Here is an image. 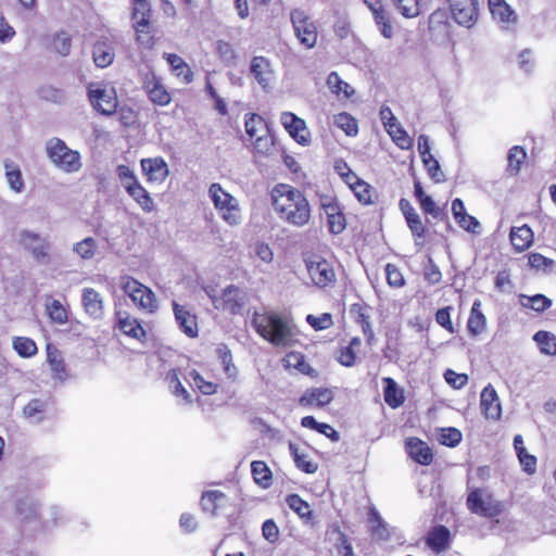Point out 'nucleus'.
<instances>
[{
    "instance_id": "19",
    "label": "nucleus",
    "mask_w": 556,
    "mask_h": 556,
    "mask_svg": "<svg viewBox=\"0 0 556 556\" xmlns=\"http://www.w3.org/2000/svg\"><path fill=\"white\" fill-rule=\"evenodd\" d=\"M173 311L179 329L189 338L198 337L199 328L195 315L175 301L173 302Z\"/></svg>"
},
{
    "instance_id": "31",
    "label": "nucleus",
    "mask_w": 556,
    "mask_h": 556,
    "mask_svg": "<svg viewBox=\"0 0 556 556\" xmlns=\"http://www.w3.org/2000/svg\"><path fill=\"white\" fill-rule=\"evenodd\" d=\"M3 166L10 189L16 193H21L24 190V180L18 165L13 161L5 160Z\"/></svg>"
},
{
    "instance_id": "5",
    "label": "nucleus",
    "mask_w": 556,
    "mask_h": 556,
    "mask_svg": "<svg viewBox=\"0 0 556 556\" xmlns=\"http://www.w3.org/2000/svg\"><path fill=\"white\" fill-rule=\"evenodd\" d=\"M91 106L102 115L115 113L118 104L117 94L111 85L102 81L90 83L87 87Z\"/></svg>"
},
{
    "instance_id": "42",
    "label": "nucleus",
    "mask_w": 556,
    "mask_h": 556,
    "mask_svg": "<svg viewBox=\"0 0 556 556\" xmlns=\"http://www.w3.org/2000/svg\"><path fill=\"white\" fill-rule=\"evenodd\" d=\"M12 346L24 358L33 357L38 352L35 341L27 337H14L12 339Z\"/></svg>"
},
{
    "instance_id": "26",
    "label": "nucleus",
    "mask_w": 556,
    "mask_h": 556,
    "mask_svg": "<svg viewBox=\"0 0 556 556\" xmlns=\"http://www.w3.org/2000/svg\"><path fill=\"white\" fill-rule=\"evenodd\" d=\"M125 190L143 212L151 213L154 210L155 205L153 199L139 181L126 186Z\"/></svg>"
},
{
    "instance_id": "53",
    "label": "nucleus",
    "mask_w": 556,
    "mask_h": 556,
    "mask_svg": "<svg viewBox=\"0 0 556 556\" xmlns=\"http://www.w3.org/2000/svg\"><path fill=\"white\" fill-rule=\"evenodd\" d=\"M46 402L35 399L30 401L23 409L24 416L34 422L42 420L41 414L45 412Z\"/></svg>"
},
{
    "instance_id": "43",
    "label": "nucleus",
    "mask_w": 556,
    "mask_h": 556,
    "mask_svg": "<svg viewBox=\"0 0 556 556\" xmlns=\"http://www.w3.org/2000/svg\"><path fill=\"white\" fill-rule=\"evenodd\" d=\"M286 502L290 509H292L300 518L309 519L312 517V509L309 504L298 494H290L287 496Z\"/></svg>"
},
{
    "instance_id": "36",
    "label": "nucleus",
    "mask_w": 556,
    "mask_h": 556,
    "mask_svg": "<svg viewBox=\"0 0 556 556\" xmlns=\"http://www.w3.org/2000/svg\"><path fill=\"white\" fill-rule=\"evenodd\" d=\"M216 353L220 364L223 365L226 377L232 381L236 380L238 376V369L232 363V355L228 346L226 344H219L216 349Z\"/></svg>"
},
{
    "instance_id": "4",
    "label": "nucleus",
    "mask_w": 556,
    "mask_h": 556,
    "mask_svg": "<svg viewBox=\"0 0 556 556\" xmlns=\"http://www.w3.org/2000/svg\"><path fill=\"white\" fill-rule=\"evenodd\" d=\"M49 160L65 173H76L81 167L80 154L70 149L64 141L52 138L46 146Z\"/></svg>"
},
{
    "instance_id": "30",
    "label": "nucleus",
    "mask_w": 556,
    "mask_h": 556,
    "mask_svg": "<svg viewBox=\"0 0 556 556\" xmlns=\"http://www.w3.org/2000/svg\"><path fill=\"white\" fill-rule=\"evenodd\" d=\"M384 384L383 397L386 403L392 407L397 408L404 403L403 391L399 388L397 383L390 377L382 379Z\"/></svg>"
},
{
    "instance_id": "7",
    "label": "nucleus",
    "mask_w": 556,
    "mask_h": 556,
    "mask_svg": "<svg viewBox=\"0 0 556 556\" xmlns=\"http://www.w3.org/2000/svg\"><path fill=\"white\" fill-rule=\"evenodd\" d=\"M121 288L140 309L147 313H154L157 309L159 303L154 292L132 277H122Z\"/></svg>"
},
{
    "instance_id": "14",
    "label": "nucleus",
    "mask_w": 556,
    "mask_h": 556,
    "mask_svg": "<svg viewBox=\"0 0 556 556\" xmlns=\"http://www.w3.org/2000/svg\"><path fill=\"white\" fill-rule=\"evenodd\" d=\"M478 0H454L450 9L459 26L471 28L478 21Z\"/></svg>"
},
{
    "instance_id": "41",
    "label": "nucleus",
    "mask_w": 556,
    "mask_h": 556,
    "mask_svg": "<svg viewBox=\"0 0 556 556\" xmlns=\"http://www.w3.org/2000/svg\"><path fill=\"white\" fill-rule=\"evenodd\" d=\"M251 471L255 483L266 489L271 483V471L268 466L261 460H254L251 464Z\"/></svg>"
},
{
    "instance_id": "6",
    "label": "nucleus",
    "mask_w": 556,
    "mask_h": 556,
    "mask_svg": "<svg viewBox=\"0 0 556 556\" xmlns=\"http://www.w3.org/2000/svg\"><path fill=\"white\" fill-rule=\"evenodd\" d=\"M290 21L300 45L307 50L314 49L318 41V30L311 16L301 9H293L290 12Z\"/></svg>"
},
{
    "instance_id": "33",
    "label": "nucleus",
    "mask_w": 556,
    "mask_h": 556,
    "mask_svg": "<svg viewBox=\"0 0 556 556\" xmlns=\"http://www.w3.org/2000/svg\"><path fill=\"white\" fill-rule=\"evenodd\" d=\"M114 60V50L105 41H98L93 47V62L98 67H106Z\"/></svg>"
},
{
    "instance_id": "51",
    "label": "nucleus",
    "mask_w": 556,
    "mask_h": 556,
    "mask_svg": "<svg viewBox=\"0 0 556 556\" xmlns=\"http://www.w3.org/2000/svg\"><path fill=\"white\" fill-rule=\"evenodd\" d=\"M188 377L193 381V384L201 393L212 395L217 392V384L212 381H206L197 370H190Z\"/></svg>"
},
{
    "instance_id": "54",
    "label": "nucleus",
    "mask_w": 556,
    "mask_h": 556,
    "mask_svg": "<svg viewBox=\"0 0 556 556\" xmlns=\"http://www.w3.org/2000/svg\"><path fill=\"white\" fill-rule=\"evenodd\" d=\"M419 204L421 210L434 219L443 220L446 217L444 208L439 207L430 195L421 199Z\"/></svg>"
},
{
    "instance_id": "1",
    "label": "nucleus",
    "mask_w": 556,
    "mask_h": 556,
    "mask_svg": "<svg viewBox=\"0 0 556 556\" xmlns=\"http://www.w3.org/2000/svg\"><path fill=\"white\" fill-rule=\"evenodd\" d=\"M271 203L280 219L303 227L311 219V205L304 193L293 186L278 184L271 190Z\"/></svg>"
},
{
    "instance_id": "28",
    "label": "nucleus",
    "mask_w": 556,
    "mask_h": 556,
    "mask_svg": "<svg viewBox=\"0 0 556 556\" xmlns=\"http://www.w3.org/2000/svg\"><path fill=\"white\" fill-rule=\"evenodd\" d=\"M164 59L169 64L173 73L181 79L182 83L189 84L193 79V73L190 66L175 53H164Z\"/></svg>"
},
{
    "instance_id": "56",
    "label": "nucleus",
    "mask_w": 556,
    "mask_h": 556,
    "mask_svg": "<svg viewBox=\"0 0 556 556\" xmlns=\"http://www.w3.org/2000/svg\"><path fill=\"white\" fill-rule=\"evenodd\" d=\"M407 226L409 230L412 231V235L415 238V244L418 247L422 245V242L420 239L425 237L426 228L421 222V218L418 214L412 215V217L406 219Z\"/></svg>"
},
{
    "instance_id": "63",
    "label": "nucleus",
    "mask_w": 556,
    "mask_h": 556,
    "mask_svg": "<svg viewBox=\"0 0 556 556\" xmlns=\"http://www.w3.org/2000/svg\"><path fill=\"white\" fill-rule=\"evenodd\" d=\"M37 503L31 498L22 500L17 505V511L25 520L35 518L37 516Z\"/></svg>"
},
{
    "instance_id": "32",
    "label": "nucleus",
    "mask_w": 556,
    "mask_h": 556,
    "mask_svg": "<svg viewBox=\"0 0 556 556\" xmlns=\"http://www.w3.org/2000/svg\"><path fill=\"white\" fill-rule=\"evenodd\" d=\"M480 306L481 302L476 300L470 309L467 327L472 336L480 334L485 329L486 319L481 312Z\"/></svg>"
},
{
    "instance_id": "40",
    "label": "nucleus",
    "mask_w": 556,
    "mask_h": 556,
    "mask_svg": "<svg viewBox=\"0 0 556 556\" xmlns=\"http://www.w3.org/2000/svg\"><path fill=\"white\" fill-rule=\"evenodd\" d=\"M393 142L402 150H408L413 146V140L406 130L396 122L386 128Z\"/></svg>"
},
{
    "instance_id": "11",
    "label": "nucleus",
    "mask_w": 556,
    "mask_h": 556,
    "mask_svg": "<svg viewBox=\"0 0 556 556\" xmlns=\"http://www.w3.org/2000/svg\"><path fill=\"white\" fill-rule=\"evenodd\" d=\"M306 270L314 286L325 288L336 282V273L330 262L319 256L305 260Z\"/></svg>"
},
{
    "instance_id": "18",
    "label": "nucleus",
    "mask_w": 556,
    "mask_h": 556,
    "mask_svg": "<svg viewBox=\"0 0 556 556\" xmlns=\"http://www.w3.org/2000/svg\"><path fill=\"white\" fill-rule=\"evenodd\" d=\"M480 405L483 415L488 419L498 420L502 416L501 401L492 384L483 388L480 394Z\"/></svg>"
},
{
    "instance_id": "57",
    "label": "nucleus",
    "mask_w": 556,
    "mask_h": 556,
    "mask_svg": "<svg viewBox=\"0 0 556 556\" xmlns=\"http://www.w3.org/2000/svg\"><path fill=\"white\" fill-rule=\"evenodd\" d=\"M47 311L50 319L59 325L67 321V313L60 301L53 300L47 305Z\"/></svg>"
},
{
    "instance_id": "52",
    "label": "nucleus",
    "mask_w": 556,
    "mask_h": 556,
    "mask_svg": "<svg viewBox=\"0 0 556 556\" xmlns=\"http://www.w3.org/2000/svg\"><path fill=\"white\" fill-rule=\"evenodd\" d=\"M526 151L519 146L513 147L508 152V170L516 175L519 173L520 165L526 159Z\"/></svg>"
},
{
    "instance_id": "49",
    "label": "nucleus",
    "mask_w": 556,
    "mask_h": 556,
    "mask_svg": "<svg viewBox=\"0 0 556 556\" xmlns=\"http://www.w3.org/2000/svg\"><path fill=\"white\" fill-rule=\"evenodd\" d=\"M97 242L93 238L87 237L73 245V251L83 260H90L94 256Z\"/></svg>"
},
{
    "instance_id": "47",
    "label": "nucleus",
    "mask_w": 556,
    "mask_h": 556,
    "mask_svg": "<svg viewBox=\"0 0 556 556\" xmlns=\"http://www.w3.org/2000/svg\"><path fill=\"white\" fill-rule=\"evenodd\" d=\"M245 132L251 137L255 138L256 136L268 131L266 129L265 121L258 114L252 113L245 116Z\"/></svg>"
},
{
    "instance_id": "46",
    "label": "nucleus",
    "mask_w": 556,
    "mask_h": 556,
    "mask_svg": "<svg viewBox=\"0 0 556 556\" xmlns=\"http://www.w3.org/2000/svg\"><path fill=\"white\" fill-rule=\"evenodd\" d=\"M216 51L219 55L220 61L226 66H233L237 63L238 54L231 43L218 40L216 42Z\"/></svg>"
},
{
    "instance_id": "38",
    "label": "nucleus",
    "mask_w": 556,
    "mask_h": 556,
    "mask_svg": "<svg viewBox=\"0 0 556 556\" xmlns=\"http://www.w3.org/2000/svg\"><path fill=\"white\" fill-rule=\"evenodd\" d=\"M226 495L218 490L206 491L202 494L201 506L204 511L215 514L222 506Z\"/></svg>"
},
{
    "instance_id": "8",
    "label": "nucleus",
    "mask_w": 556,
    "mask_h": 556,
    "mask_svg": "<svg viewBox=\"0 0 556 556\" xmlns=\"http://www.w3.org/2000/svg\"><path fill=\"white\" fill-rule=\"evenodd\" d=\"M467 506L472 514L486 518L496 517L503 510L502 503L485 489L470 492L467 496Z\"/></svg>"
},
{
    "instance_id": "20",
    "label": "nucleus",
    "mask_w": 556,
    "mask_h": 556,
    "mask_svg": "<svg viewBox=\"0 0 556 556\" xmlns=\"http://www.w3.org/2000/svg\"><path fill=\"white\" fill-rule=\"evenodd\" d=\"M144 90L149 94V99L157 105L164 106L170 103L172 97L160 79L154 75H147L143 83Z\"/></svg>"
},
{
    "instance_id": "12",
    "label": "nucleus",
    "mask_w": 556,
    "mask_h": 556,
    "mask_svg": "<svg viewBox=\"0 0 556 556\" xmlns=\"http://www.w3.org/2000/svg\"><path fill=\"white\" fill-rule=\"evenodd\" d=\"M249 72L265 92H269L273 89L276 72L267 58L262 55L253 56L250 61Z\"/></svg>"
},
{
    "instance_id": "13",
    "label": "nucleus",
    "mask_w": 556,
    "mask_h": 556,
    "mask_svg": "<svg viewBox=\"0 0 556 556\" xmlns=\"http://www.w3.org/2000/svg\"><path fill=\"white\" fill-rule=\"evenodd\" d=\"M488 5L493 21L502 30L514 31L517 28L518 15L506 0H488Z\"/></svg>"
},
{
    "instance_id": "44",
    "label": "nucleus",
    "mask_w": 556,
    "mask_h": 556,
    "mask_svg": "<svg viewBox=\"0 0 556 556\" xmlns=\"http://www.w3.org/2000/svg\"><path fill=\"white\" fill-rule=\"evenodd\" d=\"M334 125L342 129L348 136H356L358 132L357 121L349 113L342 112L333 116Z\"/></svg>"
},
{
    "instance_id": "62",
    "label": "nucleus",
    "mask_w": 556,
    "mask_h": 556,
    "mask_svg": "<svg viewBox=\"0 0 556 556\" xmlns=\"http://www.w3.org/2000/svg\"><path fill=\"white\" fill-rule=\"evenodd\" d=\"M53 49L61 55H68L71 52V37L67 33H59L52 42Z\"/></svg>"
},
{
    "instance_id": "10",
    "label": "nucleus",
    "mask_w": 556,
    "mask_h": 556,
    "mask_svg": "<svg viewBox=\"0 0 556 556\" xmlns=\"http://www.w3.org/2000/svg\"><path fill=\"white\" fill-rule=\"evenodd\" d=\"M150 16L151 5L147 0H132V21L137 40L146 47L153 43Z\"/></svg>"
},
{
    "instance_id": "60",
    "label": "nucleus",
    "mask_w": 556,
    "mask_h": 556,
    "mask_svg": "<svg viewBox=\"0 0 556 556\" xmlns=\"http://www.w3.org/2000/svg\"><path fill=\"white\" fill-rule=\"evenodd\" d=\"M307 324L315 330H325L332 326V316L329 313H323L319 316L308 314L306 316Z\"/></svg>"
},
{
    "instance_id": "35",
    "label": "nucleus",
    "mask_w": 556,
    "mask_h": 556,
    "mask_svg": "<svg viewBox=\"0 0 556 556\" xmlns=\"http://www.w3.org/2000/svg\"><path fill=\"white\" fill-rule=\"evenodd\" d=\"M519 303L525 308H531L536 313H543L552 306V300L543 294H535L532 296L520 294Z\"/></svg>"
},
{
    "instance_id": "59",
    "label": "nucleus",
    "mask_w": 556,
    "mask_h": 556,
    "mask_svg": "<svg viewBox=\"0 0 556 556\" xmlns=\"http://www.w3.org/2000/svg\"><path fill=\"white\" fill-rule=\"evenodd\" d=\"M273 146V137L268 134V131H265L264 134H261L255 137L253 148L256 153L261 155H267L270 153Z\"/></svg>"
},
{
    "instance_id": "58",
    "label": "nucleus",
    "mask_w": 556,
    "mask_h": 556,
    "mask_svg": "<svg viewBox=\"0 0 556 556\" xmlns=\"http://www.w3.org/2000/svg\"><path fill=\"white\" fill-rule=\"evenodd\" d=\"M425 167L427 168L428 175L435 182H442L445 180V175L442 172L439 162L434 159V156H428V159L422 160Z\"/></svg>"
},
{
    "instance_id": "37",
    "label": "nucleus",
    "mask_w": 556,
    "mask_h": 556,
    "mask_svg": "<svg viewBox=\"0 0 556 556\" xmlns=\"http://www.w3.org/2000/svg\"><path fill=\"white\" fill-rule=\"evenodd\" d=\"M450 531L443 527L434 528L427 538V544L435 552H442L447 547Z\"/></svg>"
},
{
    "instance_id": "61",
    "label": "nucleus",
    "mask_w": 556,
    "mask_h": 556,
    "mask_svg": "<svg viewBox=\"0 0 556 556\" xmlns=\"http://www.w3.org/2000/svg\"><path fill=\"white\" fill-rule=\"evenodd\" d=\"M386 276L388 285L392 288H401L405 285L403 274L394 264H387Z\"/></svg>"
},
{
    "instance_id": "23",
    "label": "nucleus",
    "mask_w": 556,
    "mask_h": 556,
    "mask_svg": "<svg viewBox=\"0 0 556 556\" xmlns=\"http://www.w3.org/2000/svg\"><path fill=\"white\" fill-rule=\"evenodd\" d=\"M406 450L408 455L418 464L429 465L433 455L428 444L417 438H409L406 441Z\"/></svg>"
},
{
    "instance_id": "25",
    "label": "nucleus",
    "mask_w": 556,
    "mask_h": 556,
    "mask_svg": "<svg viewBox=\"0 0 556 556\" xmlns=\"http://www.w3.org/2000/svg\"><path fill=\"white\" fill-rule=\"evenodd\" d=\"M326 85L338 100L350 99L355 93L354 88L343 80L337 72H331L328 75Z\"/></svg>"
},
{
    "instance_id": "15",
    "label": "nucleus",
    "mask_w": 556,
    "mask_h": 556,
    "mask_svg": "<svg viewBox=\"0 0 556 556\" xmlns=\"http://www.w3.org/2000/svg\"><path fill=\"white\" fill-rule=\"evenodd\" d=\"M280 122L288 134L301 146L311 143V134L307 130L306 122L291 112H282Z\"/></svg>"
},
{
    "instance_id": "17",
    "label": "nucleus",
    "mask_w": 556,
    "mask_h": 556,
    "mask_svg": "<svg viewBox=\"0 0 556 556\" xmlns=\"http://www.w3.org/2000/svg\"><path fill=\"white\" fill-rule=\"evenodd\" d=\"M140 165L150 182L162 184L169 175L168 165L161 156L142 159Z\"/></svg>"
},
{
    "instance_id": "22",
    "label": "nucleus",
    "mask_w": 556,
    "mask_h": 556,
    "mask_svg": "<svg viewBox=\"0 0 556 556\" xmlns=\"http://www.w3.org/2000/svg\"><path fill=\"white\" fill-rule=\"evenodd\" d=\"M47 363L50 367L52 378L60 382L67 379V370L61 352L52 344H47Z\"/></svg>"
},
{
    "instance_id": "9",
    "label": "nucleus",
    "mask_w": 556,
    "mask_h": 556,
    "mask_svg": "<svg viewBox=\"0 0 556 556\" xmlns=\"http://www.w3.org/2000/svg\"><path fill=\"white\" fill-rule=\"evenodd\" d=\"M18 242L31 254L36 262L40 264L50 262L51 243L48 237H43L34 230L23 229L18 233Z\"/></svg>"
},
{
    "instance_id": "29",
    "label": "nucleus",
    "mask_w": 556,
    "mask_h": 556,
    "mask_svg": "<svg viewBox=\"0 0 556 556\" xmlns=\"http://www.w3.org/2000/svg\"><path fill=\"white\" fill-rule=\"evenodd\" d=\"M118 328L124 334L139 341L146 337V330L138 319L127 314H118Z\"/></svg>"
},
{
    "instance_id": "39",
    "label": "nucleus",
    "mask_w": 556,
    "mask_h": 556,
    "mask_svg": "<svg viewBox=\"0 0 556 556\" xmlns=\"http://www.w3.org/2000/svg\"><path fill=\"white\" fill-rule=\"evenodd\" d=\"M533 340L539 345L541 353L556 355V337L553 333L540 330L534 333Z\"/></svg>"
},
{
    "instance_id": "55",
    "label": "nucleus",
    "mask_w": 556,
    "mask_h": 556,
    "mask_svg": "<svg viewBox=\"0 0 556 556\" xmlns=\"http://www.w3.org/2000/svg\"><path fill=\"white\" fill-rule=\"evenodd\" d=\"M368 521L371 525L372 533L379 539H387L389 532L387 526L376 509H370Z\"/></svg>"
},
{
    "instance_id": "64",
    "label": "nucleus",
    "mask_w": 556,
    "mask_h": 556,
    "mask_svg": "<svg viewBox=\"0 0 556 556\" xmlns=\"http://www.w3.org/2000/svg\"><path fill=\"white\" fill-rule=\"evenodd\" d=\"M462 440V433L455 428L442 429L439 441L447 446H456Z\"/></svg>"
},
{
    "instance_id": "2",
    "label": "nucleus",
    "mask_w": 556,
    "mask_h": 556,
    "mask_svg": "<svg viewBox=\"0 0 556 556\" xmlns=\"http://www.w3.org/2000/svg\"><path fill=\"white\" fill-rule=\"evenodd\" d=\"M252 324L256 332L278 348H289L296 342V331L291 321L275 312L254 314Z\"/></svg>"
},
{
    "instance_id": "27",
    "label": "nucleus",
    "mask_w": 556,
    "mask_h": 556,
    "mask_svg": "<svg viewBox=\"0 0 556 556\" xmlns=\"http://www.w3.org/2000/svg\"><path fill=\"white\" fill-rule=\"evenodd\" d=\"M509 239L515 250L522 252L532 244L533 232L528 225L513 227L509 233Z\"/></svg>"
},
{
    "instance_id": "45",
    "label": "nucleus",
    "mask_w": 556,
    "mask_h": 556,
    "mask_svg": "<svg viewBox=\"0 0 556 556\" xmlns=\"http://www.w3.org/2000/svg\"><path fill=\"white\" fill-rule=\"evenodd\" d=\"M283 366L288 369L294 368L302 374H308L311 366L305 362V357L300 352H290L282 359Z\"/></svg>"
},
{
    "instance_id": "24",
    "label": "nucleus",
    "mask_w": 556,
    "mask_h": 556,
    "mask_svg": "<svg viewBox=\"0 0 556 556\" xmlns=\"http://www.w3.org/2000/svg\"><path fill=\"white\" fill-rule=\"evenodd\" d=\"M83 305L85 312L94 319L103 314V300L98 291L92 288L83 289Z\"/></svg>"
},
{
    "instance_id": "34",
    "label": "nucleus",
    "mask_w": 556,
    "mask_h": 556,
    "mask_svg": "<svg viewBox=\"0 0 556 556\" xmlns=\"http://www.w3.org/2000/svg\"><path fill=\"white\" fill-rule=\"evenodd\" d=\"M289 450L291 455L293 456V460L295 463L296 468L304 471L305 473H315L318 469V465L313 462L308 455L300 452L296 444L290 442Z\"/></svg>"
},
{
    "instance_id": "50",
    "label": "nucleus",
    "mask_w": 556,
    "mask_h": 556,
    "mask_svg": "<svg viewBox=\"0 0 556 556\" xmlns=\"http://www.w3.org/2000/svg\"><path fill=\"white\" fill-rule=\"evenodd\" d=\"M372 17L377 27L379 28L380 34L387 39L392 38L394 34L393 26L390 23V17L386 8H383L379 13L372 15Z\"/></svg>"
},
{
    "instance_id": "3",
    "label": "nucleus",
    "mask_w": 556,
    "mask_h": 556,
    "mask_svg": "<svg viewBox=\"0 0 556 556\" xmlns=\"http://www.w3.org/2000/svg\"><path fill=\"white\" fill-rule=\"evenodd\" d=\"M207 193L214 208L227 225L235 227L242 223V214L238 199L227 192L220 184H211Z\"/></svg>"
},
{
    "instance_id": "21",
    "label": "nucleus",
    "mask_w": 556,
    "mask_h": 556,
    "mask_svg": "<svg viewBox=\"0 0 556 556\" xmlns=\"http://www.w3.org/2000/svg\"><path fill=\"white\" fill-rule=\"evenodd\" d=\"M333 400V392L328 388H313L307 390L299 400L302 406L324 407Z\"/></svg>"
},
{
    "instance_id": "48",
    "label": "nucleus",
    "mask_w": 556,
    "mask_h": 556,
    "mask_svg": "<svg viewBox=\"0 0 556 556\" xmlns=\"http://www.w3.org/2000/svg\"><path fill=\"white\" fill-rule=\"evenodd\" d=\"M395 9L407 18L416 17L420 13L419 0H391Z\"/></svg>"
},
{
    "instance_id": "16",
    "label": "nucleus",
    "mask_w": 556,
    "mask_h": 556,
    "mask_svg": "<svg viewBox=\"0 0 556 556\" xmlns=\"http://www.w3.org/2000/svg\"><path fill=\"white\" fill-rule=\"evenodd\" d=\"M213 304L217 309H227L230 313H236L243 306L244 294L235 286L225 288L219 296L211 295Z\"/></svg>"
}]
</instances>
